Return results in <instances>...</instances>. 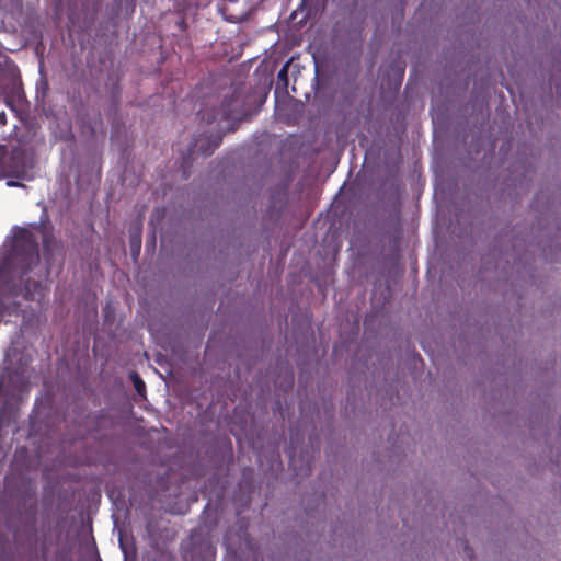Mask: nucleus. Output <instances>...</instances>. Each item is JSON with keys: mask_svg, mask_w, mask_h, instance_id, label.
Instances as JSON below:
<instances>
[{"mask_svg": "<svg viewBox=\"0 0 561 561\" xmlns=\"http://www.w3.org/2000/svg\"><path fill=\"white\" fill-rule=\"evenodd\" d=\"M8 185H9V186H20L21 184H20V183H18V182L9 181V182H8Z\"/></svg>", "mask_w": 561, "mask_h": 561, "instance_id": "aec40b11", "label": "nucleus"}, {"mask_svg": "<svg viewBox=\"0 0 561 561\" xmlns=\"http://www.w3.org/2000/svg\"><path fill=\"white\" fill-rule=\"evenodd\" d=\"M287 192L282 186L274 187L268 197L267 214L273 221L280 219L287 205Z\"/></svg>", "mask_w": 561, "mask_h": 561, "instance_id": "9d476101", "label": "nucleus"}, {"mask_svg": "<svg viewBox=\"0 0 561 561\" xmlns=\"http://www.w3.org/2000/svg\"><path fill=\"white\" fill-rule=\"evenodd\" d=\"M253 89L248 91V103H256L254 111L248 108V121L256 115L261 106L266 102L273 85V70L270 65L261 62L252 76Z\"/></svg>", "mask_w": 561, "mask_h": 561, "instance_id": "0eeeda50", "label": "nucleus"}, {"mask_svg": "<svg viewBox=\"0 0 561 561\" xmlns=\"http://www.w3.org/2000/svg\"><path fill=\"white\" fill-rule=\"evenodd\" d=\"M507 171V176L501 183V198L517 203L529 191L531 175L536 170L527 159H523L512 163Z\"/></svg>", "mask_w": 561, "mask_h": 561, "instance_id": "20e7f679", "label": "nucleus"}, {"mask_svg": "<svg viewBox=\"0 0 561 561\" xmlns=\"http://www.w3.org/2000/svg\"><path fill=\"white\" fill-rule=\"evenodd\" d=\"M39 248L36 236L27 228H18L9 253L0 263V295L8 298L21 296L26 301H41L46 287L41 275L35 278L39 265Z\"/></svg>", "mask_w": 561, "mask_h": 561, "instance_id": "f03ea898", "label": "nucleus"}, {"mask_svg": "<svg viewBox=\"0 0 561 561\" xmlns=\"http://www.w3.org/2000/svg\"><path fill=\"white\" fill-rule=\"evenodd\" d=\"M494 187L493 181L485 184L480 193H468L467 194V210L466 218L471 228L480 227L491 218V202L489 191Z\"/></svg>", "mask_w": 561, "mask_h": 561, "instance_id": "423d86ee", "label": "nucleus"}, {"mask_svg": "<svg viewBox=\"0 0 561 561\" xmlns=\"http://www.w3.org/2000/svg\"><path fill=\"white\" fill-rule=\"evenodd\" d=\"M254 59H255V57H254V58H251V59H248V64H251V62H252V60H254Z\"/></svg>", "mask_w": 561, "mask_h": 561, "instance_id": "a878e982", "label": "nucleus"}, {"mask_svg": "<svg viewBox=\"0 0 561 561\" xmlns=\"http://www.w3.org/2000/svg\"><path fill=\"white\" fill-rule=\"evenodd\" d=\"M136 247H137V252H139V249H140V240H138V241H137Z\"/></svg>", "mask_w": 561, "mask_h": 561, "instance_id": "412c9836", "label": "nucleus"}, {"mask_svg": "<svg viewBox=\"0 0 561 561\" xmlns=\"http://www.w3.org/2000/svg\"><path fill=\"white\" fill-rule=\"evenodd\" d=\"M465 550L467 551L468 556L471 558L472 557V549L468 545H466Z\"/></svg>", "mask_w": 561, "mask_h": 561, "instance_id": "a211bd4d", "label": "nucleus"}, {"mask_svg": "<svg viewBox=\"0 0 561 561\" xmlns=\"http://www.w3.org/2000/svg\"><path fill=\"white\" fill-rule=\"evenodd\" d=\"M7 156L8 149L5 146H0V176H5L7 174Z\"/></svg>", "mask_w": 561, "mask_h": 561, "instance_id": "4468645a", "label": "nucleus"}, {"mask_svg": "<svg viewBox=\"0 0 561 561\" xmlns=\"http://www.w3.org/2000/svg\"><path fill=\"white\" fill-rule=\"evenodd\" d=\"M247 547H248V551L252 550L253 549V546H252V541L250 540V537L248 536V543H247Z\"/></svg>", "mask_w": 561, "mask_h": 561, "instance_id": "6ab92c4d", "label": "nucleus"}, {"mask_svg": "<svg viewBox=\"0 0 561 561\" xmlns=\"http://www.w3.org/2000/svg\"><path fill=\"white\" fill-rule=\"evenodd\" d=\"M393 221H394V225H393L394 234L392 237V242H393V245L397 247L400 241V232H401V225H400L399 216H397Z\"/></svg>", "mask_w": 561, "mask_h": 561, "instance_id": "dca6fc26", "label": "nucleus"}, {"mask_svg": "<svg viewBox=\"0 0 561 561\" xmlns=\"http://www.w3.org/2000/svg\"><path fill=\"white\" fill-rule=\"evenodd\" d=\"M27 157L23 149L15 147L7 156L5 176L23 178L27 171Z\"/></svg>", "mask_w": 561, "mask_h": 561, "instance_id": "1a4fd4ad", "label": "nucleus"}, {"mask_svg": "<svg viewBox=\"0 0 561 561\" xmlns=\"http://www.w3.org/2000/svg\"><path fill=\"white\" fill-rule=\"evenodd\" d=\"M222 135L219 131L210 135H201L197 137L188 149L190 156L202 154L211 156L214 151L220 146Z\"/></svg>", "mask_w": 561, "mask_h": 561, "instance_id": "6e6552de", "label": "nucleus"}, {"mask_svg": "<svg viewBox=\"0 0 561 561\" xmlns=\"http://www.w3.org/2000/svg\"><path fill=\"white\" fill-rule=\"evenodd\" d=\"M244 18H245V14H241V15H240V16H238L237 19L241 21V20H243Z\"/></svg>", "mask_w": 561, "mask_h": 561, "instance_id": "5701e85b", "label": "nucleus"}, {"mask_svg": "<svg viewBox=\"0 0 561 561\" xmlns=\"http://www.w3.org/2000/svg\"><path fill=\"white\" fill-rule=\"evenodd\" d=\"M247 444H248V448L250 447V439L248 438L247 440Z\"/></svg>", "mask_w": 561, "mask_h": 561, "instance_id": "bb28decb", "label": "nucleus"}, {"mask_svg": "<svg viewBox=\"0 0 561 561\" xmlns=\"http://www.w3.org/2000/svg\"><path fill=\"white\" fill-rule=\"evenodd\" d=\"M251 472H252V470L248 467V477L250 476ZM247 492H248V496L252 492V485L250 483V479L249 478H248V489H247ZM249 506H250V500L248 499V507Z\"/></svg>", "mask_w": 561, "mask_h": 561, "instance_id": "f3484780", "label": "nucleus"}, {"mask_svg": "<svg viewBox=\"0 0 561 561\" xmlns=\"http://www.w3.org/2000/svg\"><path fill=\"white\" fill-rule=\"evenodd\" d=\"M278 84H283L284 88L288 85V65L285 64L277 75Z\"/></svg>", "mask_w": 561, "mask_h": 561, "instance_id": "2eb2a0df", "label": "nucleus"}, {"mask_svg": "<svg viewBox=\"0 0 561 561\" xmlns=\"http://www.w3.org/2000/svg\"><path fill=\"white\" fill-rule=\"evenodd\" d=\"M360 72L359 57L353 62H348L345 69L341 72V89L343 92L354 94L358 89L357 79Z\"/></svg>", "mask_w": 561, "mask_h": 561, "instance_id": "9b49d317", "label": "nucleus"}, {"mask_svg": "<svg viewBox=\"0 0 561 561\" xmlns=\"http://www.w3.org/2000/svg\"><path fill=\"white\" fill-rule=\"evenodd\" d=\"M403 457H404L403 450H401L397 446H393V448L390 450V453L388 455V461H387V463H385L383 468L388 472H390V471L396 472L394 465L399 466V463L402 461Z\"/></svg>", "mask_w": 561, "mask_h": 561, "instance_id": "f8f14e48", "label": "nucleus"}, {"mask_svg": "<svg viewBox=\"0 0 561 561\" xmlns=\"http://www.w3.org/2000/svg\"><path fill=\"white\" fill-rule=\"evenodd\" d=\"M201 119L207 125L217 123L222 128V123H227L228 131H234L239 124L245 118V93L242 87H236L228 99H226L218 111L208 112L202 108L198 113Z\"/></svg>", "mask_w": 561, "mask_h": 561, "instance_id": "7ed1b4c3", "label": "nucleus"}, {"mask_svg": "<svg viewBox=\"0 0 561 561\" xmlns=\"http://www.w3.org/2000/svg\"><path fill=\"white\" fill-rule=\"evenodd\" d=\"M320 453V438L318 435H310L309 443L296 451L291 444L288 448L289 467L298 478L311 474L316 455Z\"/></svg>", "mask_w": 561, "mask_h": 561, "instance_id": "39448f33", "label": "nucleus"}, {"mask_svg": "<svg viewBox=\"0 0 561 561\" xmlns=\"http://www.w3.org/2000/svg\"><path fill=\"white\" fill-rule=\"evenodd\" d=\"M316 71L318 72V67L316 66ZM314 80L318 81V75L314 77Z\"/></svg>", "mask_w": 561, "mask_h": 561, "instance_id": "393cba45", "label": "nucleus"}, {"mask_svg": "<svg viewBox=\"0 0 561 561\" xmlns=\"http://www.w3.org/2000/svg\"><path fill=\"white\" fill-rule=\"evenodd\" d=\"M226 20H228V21H234L233 16H228V15H226Z\"/></svg>", "mask_w": 561, "mask_h": 561, "instance_id": "4be33fe9", "label": "nucleus"}, {"mask_svg": "<svg viewBox=\"0 0 561 561\" xmlns=\"http://www.w3.org/2000/svg\"><path fill=\"white\" fill-rule=\"evenodd\" d=\"M536 214L529 233L516 226L510 238H495L488 254L481 259L483 272L494 271L499 282L510 284L518 300L524 289L536 282V257L561 263V225L556 222L552 204L546 192H537L531 202Z\"/></svg>", "mask_w": 561, "mask_h": 561, "instance_id": "f257e3e1", "label": "nucleus"}, {"mask_svg": "<svg viewBox=\"0 0 561 561\" xmlns=\"http://www.w3.org/2000/svg\"><path fill=\"white\" fill-rule=\"evenodd\" d=\"M237 0H226L227 3H233L236 2Z\"/></svg>", "mask_w": 561, "mask_h": 561, "instance_id": "b1692460", "label": "nucleus"}, {"mask_svg": "<svg viewBox=\"0 0 561 561\" xmlns=\"http://www.w3.org/2000/svg\"><path fill=\"white\" fill-rule=\"evenodd\" d=\"M130 379L134 383L135 390L139 396H142L146 392V385L144 380L140 378V376L137 373L130 374Z\"/></svg>", "mask_w": 561, "mask_h": 561, "instance_id": "ddd939ff", "label": "nucleus"}]
</instances>
